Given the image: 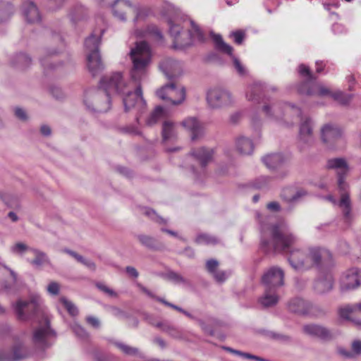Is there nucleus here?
Instances as JSON below:
<instances>
[{"label":"nucleus","mask_w":361,"mask_h":361,"mask_svg":"<svg viewBox=\"0 0 361 361\" xmlns=\"http://www.w3.org/2000/svg\"><path fill=\"white\" fill-rule=\"evenodd\" d=\"M13 309L18 320L27 321L35 319L39 326L34 329L32 341L42 348L49 347L51 340L56 337V333L49 325V320L40 307V298L34 297L29 300H18L13 305Z\"/></svg>","instance_id":"nucleus-1"},{"label":"nucleus","mask_w":361,"mask_h":361,"mask_svg":"<svg viewBox=\"0 0 361 361\" xmlns=\"http://www.w3.org/2000/svg\"><path fill=\"white\" fill-rule=\"evenodd\" d=\"M122 82L121 73L103 77L99 82V88H90L85 91L83 97L85 109L90 112L98 114L109 111L111 108L110 95L124 92L120 86Z\"/></svg>","instance_id":"nucleus-2"},{"label":"nucleus","mask_w":361,"mask_h":361,"mask_svg":"<svg viewBox=\"0 0 361 361\" xmlns=\"http://www.w3.org/2000/svg\"><path fill=\"white\" fill-rule=\"evenodd\" d=\"M130 56L133 64L130 71L131 78L137 83L145 75L147 66L150 61L151 54L148 44L144 41L136 43Z\"/></svg>","instance_id":"nucleus-3"},{"label":"nucleus","mask_w":361,"mask_h":361,"mask_svg":"<svg viewBox=\"0 0 361 361\" xmlns=\"http://www.w3.org/2000/svg\"><path fill=\"white\" fill-rule=\"evenodd\" d=\"M103 33V30L97 32L94 31L85 41V47L88 51L87 56V66L93 76L99 74L104 68L99 52L100 38Z\"/></svg>","instance_id":"nucleus-4"},{"label":"nucleus","mask_w":361,"mask_h":361,"mask_svg":"<svg viewBox=\"0 0 361 361\" xmlns=\"http://www.w3.org/2000/svg\"><path fill=\"white\" fill-rule=\"evenodd\" d=\"M148 10L140 7L138 4H133L128 0H116L113 5V13L115 18L121 21H126V15L133 13L134 21L145 18Z\"/></svg>","instance_id":"nucleus-5"},{"label":"nucleus","mask_w":361,"mask_h":361,"mask_svg":"<svg viewBox=\"0 0 361 361\" xmlns=\"http://www.w3.org/2000/svg\"><path fill=\"white\" fill-rule=\"evenodd\" d=\"M263 235H271V243L276 249H288L294 245L298 238L292 233L288 232L285 228L279 226H272L269 228H263Z\"/></svg>","instance_id":"nucleus-6"},{"label":"nucleus","mask_w":361,"mask_h":361,"mask_svg":"<svg viewBox=\"0 0 361 361\" xmlns=\"http://www.w3.org/2000/svg\"><path fill=\"white\" fill-rule=\"evenodd\" d=\"M122 80L123 82L120 84V86L123 87L124 92H115V94H126V96L123 98L125 111H128L133 107L143 108L146 103L142 97L140 85H136L135 90L133 92V87L132 82H127L123 78Z\"/></svg>","instance_id":"nucleus-7"},{"label":"nucleus","mask_w":361,"mask_h":361,"mask_svg":"<svg viewBox=\"0 0 361 361\" xmlns=\"http://www.w3.org/2000/svg\"><path fill=\"white\" fill-rule=\"evenodd\" d=\"M207 102L212 109H217L231 104L234 99L231 94L221 88H212L207 91Z\"/></svg>","instance_id":"nucleus-8"},{"label":"nucleus","mask_w":361,"mask_h":361,"mask_svg":"<svg viewBox=\"0 0 361 361\" xmlns=\"http://www.w3.org/2000/svg\"><path fill=\"white\" fill-rule=\"evenodd\" d=\"M361 285V270L351 268L345 271L340 279L341 291L354 290Z\"/></svg>","instance_id":"nucleus-9"},{"label":"nucleus","mask_w":361,"mask_h":361,"mask_svg":"<svg viewBox=\"0 0 361 361\" xmlns=\"http://www.w3.org/2000/svg\"><path fill=\"white\" fill-rule=\"evenodd\" d=\"M307 94H317L320 97H331L341 104H347L352 99L351 94H345L341 91L333 92L323 84H314L312 91H307Z\"/></svg>","instance_id":"nucleus-10"},{"label":"nucleus","mask_w":361,"mask_h":361,"mask_svg":"<svg viewBox=\"0 0 361 361\" xmlns=\"http://www.w3.org/2000/svg\"><path fill=\"white\" fill-rule=\"evenodd\" d=\"M283 271L279 267H271L262 276L265 289L274 290L283 284Z\"/></svg>","instance_id":"nucleus-11"},{"label":"nucleus","mask_w":361,"mask_h":361,"mask_svg":"<svg viewBox=\"0 0 361 361\" xmlns=\"http://www.w3.org/2000/svg\"><path fill=\"white\" fill-rule=\"evenodd\" d=\"M211 36L212 37V39L215 42L216 48L219 51L226 53L227 54L230 55L232 57L233 65L235 66V68L238 71V74L240 75H245L246 73V70L241 63V62L239 61V59L235 56H233V48L223 40L220 35L211 33Z\"/></svg>","instance_id":"nucleus-12"},{"label":"nucleus","mask_w":361,"mask_h":361,"mask_svg":"<svg viewBox=\"0 0 361 361\" xmlns=\"http://www.w3.org/2000/svg\"><path fill=\"white\" fill-rule=\"evenodd\" d=\"M13 340L15 344L13 347L12 353L0 352V361H18L30 356V352L21 343L18 342L16 336H13Z\"/></svg>","instance_id":"nucleus-13"},{"label":"nucleus","mask_w":361,"mask_h":361,"mask_svg":"<svg viewBox=\"0 0 361 361\" xmlns=\"http://www.w3.org/2000/svg\"><path fill=\"white\" fill-rule=\"evenodd\" d=\"M308 259L310 267L319 266L332 262L333 257L329 250L321 247H312L309 250Z\"/></svg>","instance_id":"nucleus-14"},{"label":"nucleus","mask_w":361,"mask_h":361,"mask_svg":"<svg viewBox=\"0 0 361 361\" xmlns=\"http://www.w3.org/2000/svg\"><path fill=\"white\" fill-rule=\"evenodd\" d=\"M290 265L296 270H302L310 268L308 253L300 250L294 249L290 252L288 257Z\"/></svg>","instance_id":"nucleus-15"},{"label":"nucleus","mask_w":361,"mask_h":361,"mask_svg":"<svg viewBox=\"0 0 361 361\" xmlns=\"http://www.w3.org/2000/svg\"><path fill=\"white\" fill-rule=\"evenodd\" d=\"M327 167L329 169L336 170V173L338 174V187L341 190H345L346 188V184L344 183L343 180V176L345 175L348 171V166L345 161L340 158L330 159L328 161Z\"/></svg>","instance_id":"nucleus-16"},{"label":"nucleus","mask_w":361,"mask_h":361,"mask_svg":"<svg viewBox=\"0 0 361 361\" xmlns=\"http://www.w3.org/2000/svg\"><path fill=\"white\" fill-rule=\"evenodd\" d=\"M183 125L185 130L190 133V138L192 141L202 138L205 134L204 126L195 118L185 119Z\"/></svg>","instance_id":"nucleus-17"},{"label":"nucleus","mask_w":361,"mask_h":361,"mask_svg":"<svg viewBox=\"0 0 361 361\" xmlns=\"http://www.w3.org/2000/svg\"><path fill=\"white\" fill-rule=\"evenodd\" d=\"M182 23L183 27L188 29L187 35L189 37V40L185 42V45L189 46L196 42L203 41L201 31L192 20L182 17Z\"/></svg>","instance_id":"nucleus-18"},{"label":"nucleus","mask_w":361,"mask_h":361,"mask_svg":"<svg viewBox=\"0 0 361 361\" xmlns=\"http://www.w3.org/2000/svg\"><path fill=\"white\" fill-rule=\"evenodd\" d=\"M289 310L300 314H315V307L301 298H295L289 302Z\"/></svg>","instance_id":"nucleus-19"},{"label":"nucleus","mask_w":361,"mask_h":361,"mask_svg":"<svg viewBox=\"0 0 361 361\" xmlns=\"http://www.w3.org/2000/svg\"><path fill=\"white\" fill-rule=\"evenodd\" d=\"M334 279L331 274H326L317 279L314 283V290L318 294H325L333 290Z\"/></svg>","instance_id":"nucleus-20"},{"label":"nucleus","mask_w":361,"mask_h":361,"mask_svg":"<svg viewBox=\"0 0 361 361\" xmlns=\"http://www.w3.org/2000/svg\"><path fill=\"white\" fill-rule=\"evenodd\" d=\"M143 214L148 216L152 221L157 224L160 227H161V231L167 233L174 238L178 237V235L177 232L166 228L169 224V220L167 219H164L160 216L154 210L150 208H145L143 209Z\"/></svg>","instance_id":"nucleus-21"},{"label":"nucleus","mask_w":361,"mask_h":361,"mask_svg":"<svg viewBox=\"0 0 361 361\" xmlns=\"http://www.w3.org/2000/svg\"><path fill=\"white\" fill-rule=\"evenodd\" d=\"M180 94L179 90L176 87L173 83L167 84L159 90L157 91V95L163 100H169L172 102L173 104H180V100H175L177 96Z\"/></svg>","instance_id":"nucleus-22"},{"label":"nucleus","mask_w":361,"mask_h":361,"mask_svg":"<svg viewBox=\"0 0 361 361\" xmlns=\"http://www.w3.org/2000/svg\"><path fill=\"white\" fill-rule=\"evenodd\" d=\"M190 155L193 157L202 167H205L213 161L214 150L209 148L200 147L193 149Z\"/></svg>","instance_id":"nucleus-23"},{"label":"nucleus","mask_w":361,"mask_h":361,"mask_svg":"<svg viewBox=\"0 0 361 361\" xmlns=\"http://www.w3.org/2000/svg\"><path fill=\"white\" fill-rule=\"evenodd\" d=\"M23 13L27 21L29 23H38L41 20L39 9L32 1H25L23 3Z\"/></svg>","instance_id":"nucleus-24"},{"label":"nucleus","mask_w":361,"mask_h":361,"mask_svg":"<svg viewBox=\"0 0 361 361\" xmlns=\"http://www.w3.org/2000/svg\"><path fill=\"white\" fill-rule=\"evenodd\" d=\"M303 332L311 336L317 337L322 339L330 336L329 331L324 327L317 324H307L302 327Z\"/></svg>","instance_id":"nucleus-25"},{"label":"nucleus","mask_w":361,"mask_h":361,"mask_svg":"<svg viewBox=\"0 0 361 361\" xmlns=\"http://www.w3.org/2000/svg\"><path fill=\"white\" fill-rule=\"evenodd\" d=\"M235 148L240 154L250 155L254 150V144L249 137L239 136L235 141Z\"/></svg>","instance_id":"nucleus-26"},{"label":"nucleus","mask_w":361,"mask_h":361,"mask_svg":"<svg viewBox=\"0 0 361 361\" xmlns=\"http://www.w3.org/2000/svg\"><path fill=\"white\" fill-rule=\"evenodd\" d=\"M206 267L208 272L213 276L217 282L222 283L226 280L228 274L225 271L219 269V262L216 260H208L206 263Z\"/></svg>","instance_id":"nucleus-27"},{"label":"nucleus","mask_w":361,"mask_h":361,"mask_svg":"<svg viewBox=\"0 0 361 361\" xmlns=\"http://www.w3.org/2000/svg\"><path fill=\"white\" fill-rule=\"evenodd\" d=\"M149 323L157 329L167 333L171 336H176L178 335V330L174 328L173 325L168 321L157 320L150 317L149 319Z\"/></svg>","instance_id":"nucleus-28"},{"label":"nucleus","mask_w":361,"mask_h":361,"mask_svg":"<svg viewBox=\"0 0 361 361\" xmlns=\"http://www.w3.org/2000/svg\"><path fill=\"white\" fill-rule=\"evenodd\" d=\"M341 135V130L331 125H326L322 129V137L325 142H333L338 138Z\"/></svg>","instance_id":"nucleus-29"},{"label":"nucleus","mask_w":361,"mask_h":361,"mask_svg":"<svg viewBox=\"0 0 361 361\" xmlns=\"http://www.w3.org/2000/svg\"><path fill=\"white\" fill-rule=\"evenodd\" d=\"M177 135L174 123L170 121H164L162 126V138L165 145L174 138H177Z\"/></svg>","instance_id":"nucleus-30"},{"label":"nucleus","mask_w":361,"mask_h":361,"mask_svg":"<svg viewBox=\"0 0 361 361\" xmlns=\"http://www.w3.org/2000/svg\"><path fill=\"white\" fill-rule=\"evenodd\" d=\"M338 206L343 212L345 220L346 221H352L354 216L351 212L350 200L348 193L342 194Z\"/></svg>","instance_id":"nucleus-31"},{"label":"nucleus","mask_w":361,"mask_h":361,"mask_svg":"<svg viewBox=\"0 0 361 361\" xmlns=\"http://www.w3.org/2000/svg\"><path fill=\"white\" fill-rule=\"evenodd\" d=\"M300 140L305 143L313 141L312 128L310 121L305 120L300 127Z\"/></svg>","instance_id":"nucleus-32"},{"label":"nucleus","mask_w":361,"mask_h":361,"mask_svg":"<svg viewBox=\"0 0 361 361\" xmlns=\"http://www.w3.org/2000/svg\"><path fill=\"white\" fill-rule=\"evenodd\" d=\"M31 252L33 253L35 258L33 259H27V260L34 267L39 268L49 262V258L44 252L35 248L32 249Z\"/></svg>","instance_id":"nucleus-33"},{"label":"nucleus","mask_w":361,"mask_h":361,"mask_svg":"<svg viewBox=\"0 0 361 361\" xmlns=\"http://www.w3.org/2000/svg\"><path fill=\"white\" fill-rule=\"evenodd\" d=\"M265 165L269 169H276L281 166L286 161L281 154H272L263 158Z\"/></svg>","instance_id":"nucleus-34"},{"label":"nucleus","mask_w":361,"mask_h":361,"mask_svg":"<svg viewBox=\"0 0 361 361\" xmlns=\"http://www.w3.org/2000/svg\"><path fill=\"white\" fill-rule=\"evenodd\" d=\"M169 26V34L173 39V48H179V35L180 33V27L178 23H175V20L172 18L168 19Z\"/></svg>","instance_id":"nucleus-35"},{"label":"nucleus","mask_w":361,"mask_h":361,"mask_svg":"<svg viewBox=\"0 0 361 361\" xmlns=\"http://www.w3.org/2000/svg\"><path fill=\"white\" fill-rule=\"evenodd\" d=\"M165 116V109L161 106H157L147 119L146 123L148 126H153L156 124L159 120L164 118Z\"/></svg>","instance_id":"nucleus-36"},{"label":"nucleus","mask_w":361,"mask_h":361,"mask_svg":"<svg viewBox=\"0 0 361 361\" xmlns=\"http://www.w3.org/2000/svg\"><path fill=\"white\" fill-rule=\"evenodd\" d=\"M355 305H345L338 307V314L341 319L353 322Z\"/></svg>","instance_id":"nucleus-37"},{"label":"nucleus","mask_w":361,"mask_h":361,"mask_svg":"<svg viewBox=\"0 0 361 361\" xmlns=\"http://www.w3.org/2000/svg\"><path fill=\"white\" fill-rule=\"evenodd\" d=\"M272 290L265 289V293L260 299V303L266 307L276 305L279 300L278 296L271 293Z\"/></svg>","instance_id":"nucleus-38"},{"label":"nucleus","mask_w":361,"mask_h":361,"mask_svg":"<svg viewBox=\"0 0 361 361\" xmlns=\"http://www.w3.org/2000/svg\"><path fill=\"white\" fill-rule=\"evenodd\" d=\"M31 63V59L25 54H19L14 56L12 60L13 66L20 68H25Z\"/></svg>","instance_id":"nucleus-39"},{"label":"nucleus","mask_w":361,"mask_h":361,"mask_svg":"<svg viewBox=\"0 0 361 361\" xmlns=\"http://www.w3.org/2000/svg\"><path fill=\"white\" fill-rule=\"evenodd\" d=\"M306 195V192L303 190H298L294 191L293 188H288L283 191V197L288 201L294 202L298 200L300 198L304 197Z\"/></svg>","instance_id":"nucleus-40"},{"label":"nucleus","mask_w":361,"mask_h":361,"mask_svg":"<svg viewBox=\"0 0 361 361\" xmlns=\"http://www.w3.org/2000/svg\"><path fill=\"white\" fill-rule=\"evenodd\" d=\"M137 239L142 245L149 249H154L156 247V239L150 235L140 234L137 235Z\"/></svg>","instance_id":"nucleus-41"},{"label":"nucleus","mask_w":361,"mask_h":361,"mask_svg":"<svg viewBox=\"0 0 361 361\" xmlns=\"http://www.w3.org/2000/svg\"><path fill=\"white\" fill-rule=\"evenodd\" d=\"M32 249V247L21 242L16 243L10 247V250L13 254L19 256L23 255L26 252H31Z\"/></svg>","instance_id":"nucleus-42"},{"label":"nucleus","mask_w":361,"mask_h":361,"mask_svg":"<svg viewBox=\"0 0 361 361\" xmlns=\"http://www.w3.org/2000/svg\"><path fill=\"white\" fill-rule=\"evenodd\" d=\"M341 353L343 354L346 357H352L353 356L360 355L361 354V341L355 340L352 343V351L351 352L341 351Z\"/></svg>","instance_id":"nucleus-43"},{"label":"nucleus","mask_w":361,"mask_h":361,"mask_svg":"<svg viewBox=\"0 0 361 361\" xmlns=\"http://www.w3.org/2000/svg\"><path fill=\"white\" fill-rule=\"evenodd\" d=\"M12 6L6 2H0V23L7 20L11 13Z\"/></svg>","instance_id":"nucleus-44"},{"label":"nucleus","mask_w":361,"mask_h":361,"mask_svg":"<svg viewBox=\"0 0 361 361\" xmlns=\"http://www.w3.org/2000/svg\"><path fill=\"white\" fill-rule=\"evenodd\" d=\"M72 329L76 336L81 340H86L89 337V334L86 330L78 324H74L72 326Z\"/></svg>","instance_id":"nucleus-45"},{"label":"nucleus","mask_w":361,"mask_h":361,"mask_svg":"<svg viewBox=\"0 0 361 361\" xmlns=\"http://www.w3.org/2000/svg\"><path fill=\"white\" fill-rule=\"evenodd\" d=\"M60 302L63 305L70 314L72 316H75L78 314V308L72 302L69 301L66 298H61Z\"/></svg>","instance_id":"nucleus-46"},{"label":"nucleus","mask_w":361,"mask_h":361,"mask_svg":"<svg viewBox=\"0 0 361 361\" xmlns=\"http://www.w3.org/2000/svg\"><path fill=\"white\" fill-rule=\"evenodd\" d=\"M115 345L126 355H135L138 352L137 348L130 347L123 343L116 342Z\"/></svg>","instance_id":"nucleus-47"},{"label":"nucleus","mask_w":361,"mask_h":361,"mask_svg":"<svg viewBox=\"0 0 361 361\" xmlns=\"http://www.w3.org/2000/svg\"><path fill=\"white\" fill-rule=\"evenodd\" d=\"M197 242L200 244L213 245L218 243V240L208 235H201L197 238Z\"/></svg>","instance_id":"nucleus-48"},{"label":"nucleus","mask_w":361,"mask_h":361,"mask_svg":"<svg viewBox=\"0 0 361 361\" xmlns=\"http://www.w3.org/2000/svg\"><path fill=\"white\" fill-rule=\"evenodd\" d=\"M56 42L59 43L58 48L57 49H47L46 50V54L48 56H54L57 54L59 51L63 47V43L61 40V38L60 36H56L55 38Z\"/></svg>","instance_id":"nucleus-49"},{"label":"nucleus","mask_w":361,"mask_h":361,"mask_svg":"<svg viewBox=\"0 0 361 361\" xmlns=\"http://www.w3.org/2000/svg\"><path fill=\"white\" fill-rule=\"evenodd\" d=\"M353 323L361 326V303L355 304Z\"/></svg>","instance_id":"nucleus-50"},{"label":"nucleus","mask_w":361,"mask_h":361,"mask_svg":"<svg viewBox=\"0 0 361 361\" xmlns=\"http://www.w3.org/2000/svg\"><path fill=\"white\" fill-rule=\"evenodd\" d=\"M60 286L57 282L51 281L49 283L47 290L51 295H57L59 293Z\"/></svg>","instance_id":"nucleus-51"},{"label":"nucleus","mask_w":361,"mask_h":361,"mask_svg":"<svg viewBox=\"0 0 361 361\" xmlns=\"http://www.w3.org/2000/svg\"><path fill=\"white\" fill-rule=\"evenodd\" d=\"M94 357L97 361H115V358L113 356L104 355L99 352L94 353Z\"/></svg>","instance_id":"nucleus-52"},{"label":"nucleus","mask_w":361,"mask_h":361,"mask_svg":"<svg viewBox=\"0 0 361 361\" xmlns=\"http://www.w3.org/2000/svg\"><path fill=\"white\" fill-rule=\"evenodd\" d=\"M97 287L102 291L104 292L105 293L108 294L111 297H116L117 294L112 289L107 287L106 285L98 283H97Z\"/></svg>","instance_id":"nucleus-53"},{"label":"nucleus","mask_w":361,"mask_h":361,"mask_svg":"<svg viewBox=\"0 0 361 361\" xmlns=\"http://www.w3.org/2000/svg\"><path fill=\"white\" fill-rule=\"evenodd\" d=\"M231 36L233 37L234 42L238 44H242L244 38H245V33L242 31H236L233 32L231 34Z\"/></svg>","instance_id":"nucleus-54"},{"label":"nucleus","mask_w":361,"mask_h":361,"mask_svg":"<svg viewBox=\"0 0 361 361\" xmlns=\"http://www.w3.org/2000/svg\"><path fill=\"white\" fill-rule=\"evenodd\" d=\"M86 322L95 329H98L100 326L99 320L93 316H89L86 318Z\"/></svg>","instance_id":"nucleus-55"},{"label":"nucleus","mask_w":361,"mask_h":361,"mask_svg":"<svg viewBox=\"0 0 361 361\" xmlns=\"http://www.w3.org/2000/svg\"><path fill=\"white\" fill-rule=\"evenodd\" d=\"M300 116V110L295 106H287L286 108V116H288L290 115Z\"/></svg>","instance_id":"nucleus-56"},{"label":"nucleus","mask_w":361,"mask_h":361,"mask_svg":"<svg viewBox=\"0 0 361 361\" xmlns=\"http://www.w3.org/2000/svg\"><path fill=\"white\" fill-rule=\"evenodd\" d=\"M123 132L125 133H128L130 135H138L140 133V131L137 127H135L133 126H129L123 128L122 129Z\"/></svg>","instance_id":"nucleus-57"},{"label":"nucleus","mask_w":361,"mask_h":361,"mask_svg":"<svg viewBox=\"0 0 361 361\" xmlns=\"http://www.w3.org/2000/svg\"><path fill=\"white\" fill-rule=\"evenodd\" d=\"M15 115L17 118L22 121L27 119L26 112L21 108L17 107L15 109Z\"/></svg>","instance_id":"nucleus-58"},{"label":"nucleus","mask_w":361,"mask_h":361,"mask_svg":"<svg viewBox=\"0 0 361 361\" xmlns=\"http://www.w3.org/2000/svg\"><path fill=\"white\" fill-rule=\"evenodd\" d=\"M156 299L161 302V303H163L164 305L168 306V307H170L174 310H176L178 312H180V307L177 306V305H175L171 302H169L168 301L165 300L163 298H156Z\"/></svg>","instance_id":"nucleus-59"},{"label":"nucleus","mask_w":361,"mask_h":361,"mask_svg":"<svg viewBox=\"0 0 361 361\" xmlns=\"http://www.w3.org/2000/svg\"><path fill=\"white\" fill-rule=\"evenodd\" d=\"M64 252L67 254L70 255L71 257L75 258L78 262H81L83 260V257L78 255L74 251L70 250H64Z\"/></svg>","instance_id":"nucleus-60"},{"label":"nucleus","mask_w":361,"mask_h":361,"mask_svg":"<svg viewBox=\"0 0 361 361\" xmlns=\"http://www.w3.org/2000/svg\"><path fill=\"white\" fill-rule=\"evenodd\" d=\"M80 263L84 264L85 266H86L87 268H89L90 269H91L92 271L95 270V269H96V265L92 261L86 259L84 257H83V260Z\"/></svg>","instance_id":"nucleus-61"},{"label":"nucleus","mask_w":361,"mask_h":361,"mask_svg":"<svg viewBox=\"0 0 361 361\" xmlns=\"http://www.w3.org/2000/svg\"><path fill=\"white\" fill-rule=\"evenodd\" d=\"M126 271L129 276L133 278H137L139 275L137 271L133 267H127Z\"/></svg>","instance_id":"nucleus-62"},{"label":"nucleus","mask_w":361,"mask_h":361,"mask_svg":"<svg viewBox=\"0 0 361 361\" xmlns=\"http://www.w3.org/2000/svg\"><path fill=\"white\" fill-rule=\"evenodd\" d=\"M299 73L302 75L310 76V70L305 65H300L299 66Z\"/></svg>","instance_id":"nucleus-63"},{"label":"nucleus","mask_w":361,"mask_h":361,"mask_svg":"<svg viewBox=\"0 0 361 361\" xmlns=\"http://www.w3.org/2000/svg\"><path fill=\"white\" fill-rule=\"evenodd\" d=\"M154 343H157L161 349H164L166 347V343L165 341L161 338H154Z\"/></svg>","instance_id":"nucleus-64"}]
</instances>
